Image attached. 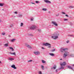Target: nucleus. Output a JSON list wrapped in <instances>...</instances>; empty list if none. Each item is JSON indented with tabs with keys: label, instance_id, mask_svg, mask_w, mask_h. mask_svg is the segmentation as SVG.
I'll return each instance as SVG.
<instances>
[{
	"label": "nucleus",
	"instance_id": "f257e3e1",
	"mask_svg": "<svg viewBox=\"0 0 74 74\" xmlns=\"http://www.w3.org/2000/svg\"><path fill=\"white\" fill-rule=\"evenodd\" d=\"M58 36H59V34L55 33L51 36V37L53 40H56L58 38Z\"/></svg>",
	"mask_w": 74,
	"mask_h": 74
},
{
	"label": "nucleus",
	"instance_id": "f03ea898",
	"mask_svg": "<svg viewBox=\"0 0 74 74\" xmlns=\"http://www.w3.org/2000/svg\"><path fill=\"white\" fill-rule=\"evenodd\" d=\"M43 45H44L45 46H48V47L49 48H51V44L48 43H43Z\"/></svg>",
	"mask_w": 74,
	"mask_h": 74
},
{
	"label": "nucleus",
	"instance_id": "7ed1b4c3",
	"mask_svg": "<svg viewBox=\"0 0 74 74\" xmlns=\"http://www.w3.org/2000/svg\"><path fill=\"white\" fill-rule=\"evenodd\" d=\"M69 54V53L68 51H66L64 54L63 57L64 58H65Z\"/></svg>",
	"mask_w": 74,
	"mask_h": 74
},
{
	"label": "nucleus",
	"instance_id": "20e7f679",
	"mask_svg": "<svg viewBox=\"0 0 74 74\" xmlns=\"http://www.w3.org/2000/svg\"><path fill=\"white\" fill-rule=\"evenodd\" d=\"M67 48L64 49L62 47L60 49V51L62 52H63V51H64V52L66 51H67Z\"/></svg>",
	"mask_w": 74,
	"mask_h": 74
},
{
	"label": "nucleus",
	"instance_id": "39448f33",
	"mask_svg": "<svg viewBox=\"0 0 74 74\" xmlns=\"http://www.w3.org/2000/svg\"><path fill=\"white\" fill-rule=\"evenodd\" d=\"M34 53L35 55H38L40 54V52L38 51H34Z\"/></svg>",
	"mask_w": 74,
	"mask_h": 74
},
{
	"label": "nucleus",
	"instance_id": "423d86ee",
	"mask_svg": "<svg viewBox=\"0 0 74 74\" xmlns=\"http://www.w3.org/2000/svg\"><path fill=\"white\" fill-rule=\"evenodd\" d=\"M53 24V25H55L56 26H58V24H57V23L55 21H53L51 22Z\"/></svg>",
	"mask_w": 74,
	"mask_h": 74
},
{
	"label": "nucleus",
	"instance_id": "0eeeda50",
	"mask_svg": "<svg viewBox=\"0 0 74 74\" xmlns=\"http://www.w3.org/2000/svg\"><path fill=\"white\" fill-rule=\"evenodd\" d=\"M44 1L46 3H49L50 4L51 3V2L49 1L48 0H44Z\"/></svg>",
	"mask_w": 74,
	"mask_h": 74
},
{
	"label": "nucleus",
	"instance_id": "6e6552de",
	"mask_svg": "<svg viewBox=\"0 0 74 74\" xmlns=\"http://www.w3.org/2000/svg\"><path fill=\"white\" fill-rule=\"evenodd\" d=\"M25 45L26 47H27L29 48H30V49H31V48H32V47L29 46L27 44H25Z\"/></svg>",
	"mask_w": 74,
	"mask_h": 74
},
{
	"label": "nucleus",
	"instance_id": "1a4fd4ad",
	"mask_svg": "<svg viewBox=\"0 0 74 74\" xmlns=\"http://www.w3.org/2000/svg\"><path fill=\"white\" fill-rule=\"evenodd\" d=\"M36 25H32L31 27H30L31 29H34L36 27Z\"/></svg>",
	"mask_w": 74,
	"mask_h": 74
},
{
	"label": "nucleus",
	"instance_id": "9d476101",
	"mask_svg": "<svg viewBox=\"0 0 74 74\" xmlns=\"http://www.w3.org/2000/svg\"><path fill=\"white\" fill-rule=\"evenodd\" d=\"M11 67H12V68H13L14 69H16V67H15V65H13L11 66Z\"/></svg>",
	"mask_w": 74,
	"mask_h": 74
},
{
	"label": "nucleus",
	"instance_id": "9b49d317",
	"mask_svg": "<svg viewBox=\"0 0 74 74\" xmlns=\"http://www.w3.org/2000/svg\"><path fill=\"white\" fill-rule=\"evenodd\" d=\"M66 62H64L63 63H60V65L61 66H65V65H66Z\"/></svg>",
	"mask_w": 74,
	"mask_h": 74
},
{
	"label": "nucleus",
	"instance_id": "f8f14e48",
	"mask_svg": "<svg viewBox=\"0 0 74 74\" xmlns=\"http://www.w3.org/2000/svg\"><path fill=\"white\" fill-rule=\"evenodd\" d=\"M8 60H10V61H12V60H14V59L13 58L10 57L9 58Z\"/></svg>",
	"mask_w": 74,
	"mask_h": 74
},
{
	"label": "nucleus",
	"instance_id": "ddd939ff",
	"mask_svg": "<svg viewBox=\"0 0 74 74\" xmlns=\"http://www.w3.org/2000/svg\"><path fill=\"white\" fill-rule=\"evenodd\" d=\"M15 40H16V39H13L11 40H10V41L11 42H14V41H15Z\"/></svg>",
	"mask_w": 74,
	"mask_h": 74
},
{
	"label": "nucleus",
	"instance_id": "4468645a",
	"mask_svg": "<svg viewBox=\"0 0 74 74\" xmlns=\"http://www.w3.org/2000/svg\"><path fill=\"white\" fill-rule=\"evenodd\" d=\"M49 55L52 56H55V55L53 53H49Z\"/></svg>",
	"mask_w": 74,
	"mask_h": 74
},
{
	"label": "nucleus",
	"instance_id": "2eb2a0df",
	"mask_svg": "<svg viewBox=\"0 0 74 74\" xmlns=\"http://www.w3.org/2000/svg\"><path fill=\"white\" fill-rule=\"evenodd\" d=\"M4 46L5 47H8V43H6L4 44Z\"/></svg>",
	"mask_w": 74,
	"mask_h": 74
},
{
	"label": "nucleus",
	"instance_id": "dca6fc26",
	"mask_svg": "<svg viewBox=\"0 0 74 74\" xmlns=\"http://www.w3.org/2000/svg\"><path fill=\"white\" fill-rule=\"evenodd\" d=\"M52 69H53L54 70H55V69H56V66L55 65H54V66H53V67L52 68Z\"/></svg>",
	"mask_w": 74,
	"mask_h": 74
},
{
	"label": "nucleus",
	"instance_id": "f3484780",
	"mask_svg": "<svg viewBox=\"0 0 74 74\" xmlns=\"http://www.w3.org/2000/svg\"><path fill=\"white\" fill-rule=\"evenodd\" d=\"M69 56L70 57H74V55L73 54H71L69 55Z\"/></svg>",
	"mask_w": 74,
	"mask_h": 74
},
{
	"label": "nucleus",
	"instance_id": "a211bd4d",
	"mask_svg": "<svg viewBox=\"0 0 74 74\" xmlns=\"http://www.w3.org/2000/svg\"><path fill=\"white\" fill-rule=\"evenodd\" d=\"M22 16H23V14H19L18 15V17H22Z\"/></svg>",
	"mask_w": 74,
	"mask_h": 74
},
{
	"label": "nucleus",
	"instance_id": "6ab92c4d",
	"mask_svg": "<svg viewBox=\"0 0 74 74\" xmlns=\"http://www.w3.org/2000/svg\"><path fill=\"white\" fill-rule=\"evenodd\" d=\"M64 67L63 66H61L60 68L58 69V70H61V69H63Z\"/></svg>",
	"mask_w": 74,
	"mask_h": 74
},
{
	"label": "nucleus",
	"instance_id": "aec40b11",
	"mask_svg": "<svg viewBox=\"0 0 74 74\" xmlns=\"http://www.w3.org/2000/svg\"><path fill=\"white\" fill-rule=\"evenodd\" d=\"M10 53L11 54V55H16L15 54V52H14L13 53Z\"/></svg>",
	"mask_w": 74,
	"mask_h": 74
},
{
	"label": "nucleus",
	"instance_id": "412c9836",
	"mask_svg": "<svg viewBox=\"0 0 74 74\" xmlns=\"http://www.w3.org/2000/svg\"><path fill=\"white\" fill-rule=\"evenodd\" d=\"M41 68L42 69V70H44V67L43 65H41Z\"/></svg>",
	"mask_w": 74,
	"mask_h": 74
},
{
	"label": "nucleus",
	"instance_id": "4be33fe9",
	"mask_svg": "<svg viewBox=\"0 0 74 74\" xmlns=\"http://www.w3.org/2000/svg\"><path fill=\"white\" fill-rule=\"evenodd\" d=\"M42 10H43V11H47V9L46 8H43L42 9Z\"/></svg>",
	"mask_w": 74,
	"mask_h": 74
},
{
	"label": "nucleus",
	"instance_id": "5701e85b",
	"mask_svg": "<svg viewBox=\"0 0 74 74\" xmlns=\"http://www.w3.org/2000/svg\"><path fill=\"white\" fill-rule=\"evenodd\" d=\"M68 68H69V69H70L71 70H72L73 69V68H72L71 67V66H68Z\"/></svg>",
	"mask_w": 74,
	"mask_h": 74
},
{
	"label": "nucleus",
	"instance_id": "b1692460",
	"mask_svg": "<svg viewBox=\"0 0 74 74\" xmlns=\"http://www.w3.org/2000/svg\"><path fill=\"white\" fill-rule=\"evenodd\" d=\"M10 49H12V51H14V49L12 47H9Z\"/></svg>",
	"mask_w": 74,
	"mask_h": 74
},
{
	"label": "nucleus",
	"instance_id": "393cba45",
	"mask_svg": "<svg viewBox=\"0 0 74 74\" xmlns=\"http://www.w3.org/2000/svg\"><path fill=\"white\" fill-rule=\"evenodd\" d=\"M42 62L43 63H45V61L44 60H42Z\"/></svg>",
	"mask_w": 74,
	"mask_h": 74
},
{
	"label": "nucleus",
	"instance_id": "a878e982",
	"mask_svg": "<svg viewBox=\"0 0 74 74\" xmlns=\"http://www.w3.org/2000/svg\"><path fill=\"white\" fill-rule=\"evenodd\" d=\"M39 74H42V72L41 71H39L38 72Z\"/></svg>",
	"mask_w": 74,
	"mask_h": 74
},
{
	"label": "nucleus",
	"instance_id": "bb28decb",
	"mask_svg": "<svg viewBox=\"0 0 74 74\" xmlns=\"http://www.w3.org/2000/svg\"><path fill=\"white\" fill-rule=\"evenodd\" d=\"M23 23H21V26H23Z\"/></svg>",
	"mask_w": 74,
	"mask_h": 74
},
{
	"label": "nucleus",
	"instance_id": "cd10ccee",
	"mask_svg": "<svg viewBox=\"0 0 74 74\" xmlns=\"http://www.w3.org/2000/svg\"><path fill=\"white\" fill-rule=\"evenodd\" d=\"M36 4H38V3H40V2L38 1H36Z\"/></svg>",
	"mask_w": 74,
	"mask_h": 74
},
{
	"label": "nucleus",
	"instance_id": "c85d7f7f",
	"mask_svg": "<svg viewBox=\"0 0 74 74\" xmlns=\"http://www.w3.org/2000/svg\"><path fill=\"white\" fill-rule=\"evenodd\" d=\"M56 50H55V49H52L51 50V52H54V51H55Z\"/></svg>",
	"mask_w": 74,
	"mask_h": 74
},
{
	"label": "nucleus",
	"instance_id": "c756f323",
	"mask_svg": "<svg viewBox=\"0 0 74 74\" xmlns=\"http://www.w3.org/2000/svg\"><path fill=\"white\" fill-rule=\"evenodd\" d=\"M38 32H41V29H38Z\"/></svg>",
	"mask_w": 74,
	"mask_h": 74
},
{
	"label": "nucleus",
	"instance_id": "7c9ffc66",
	"mask_svg": "<svg viewBox=\"0 0 74 74\" xmlns=\"http://www.w3.org/2000/svg\"><path fill=\"white\" fill-rule=\"evenodd\" d=\"M64 21H68V19H64Z\"/></svg>",
	"mask_w": 74,
	"mask_h": 74
},
{
	"label": "nucleus",
	"instance_id": "2f4dec72",
	"mask_svg": "<svg viewBox=\"0 0 74 74\" xmlns=\"http://www.w3.org/2000/svg\"><path fill=\"white\" fill-rule=\"evenodd\" d=\"M0 6H1V7H3V4L2 3H0Z\"/></svg>",
	"mask_w": 74,
	"mask_h": 74
},
{
	"label": "nucleus",
	"instance_id": "473e14b6",
	"mask_svg": "<svg viewBox=\"0 0 74 74\" xmlns=\"http://www.w3.org/2000/svg\"><path fill=\"white\" fill-rule=\"evenodd\" d=\"M33 19H34V18H33V17H32V18L31 19V21H33Z\"/></svg>",
	"mask_w": 74,
	"mask_h": 74
},
{
	"label": "nucleus",
	"instance_id": "72a5a7b5",
	"mask_svg": "<svg viewBox=\"0 0 74 74\" xmlns=\"http://www.w3.org/2000/svg\"><path fill=\"white\" fill-rule=\"evenodd\" d=\"M68 36H70V37H73V36H74V35H68Z\"/></svg>",
	"mask_w": 74,
	"mask_h": 74
},
{
	"label": "nucleus",
	"instance_id": "f704fd0d",
	"mask_svg": "<svg viewBox=\"0 0 74 74\" xmlns=\"http://www.w3.org/2000/svg\"><path fill=\"white\" fill-rule=\"evenodd\" d=\"M32 61H33V60H29L28 61V62H32Z\"/></svg>",
	"mask_w": 74,
	"mask_h": 74
},
{
	"label": "nucleus",
	"instance_id": "c9c22d12",
	"mask_svg": "<svg viewBox=\"0 0 74 74\" xmlns=\"http://www.w3.org/2000/svg\"><path fill=\"white\" fill-rule=\"evenodd\" d=\"M59 15V14L58 13L57 14H56V16H58Z\"/></svg>",
	"mask_w": 74,
	"mask_h": 74
},
{
	"label": "nucleus",
	"instance_id": "e433bc0d",
	"mask_svg": "<svg viewBox=\"0 0 74 74\" xmlns=\"http://www.w3.org/2000/svg\"><path fill=\"white\" fill-rule=\"evenodd\" d=\"M69 8H73V7L72 6H71L69 7Z\"/></svg>",
	"mask_w": 74,
	"mask_h": 74
},
{
	"label": "nucleus",
	"instance_id": "4c0bfd02",
	"mask_svg": "<svg viewBox=\"0 0 74 74\" xmlns=\"http://www.w3.org/2000/svg\"><path fill=\"white\" fill-rule=\"evenodd\" d=\"M5 34V33H2V35H3V36H4Z\"/></svg>",
	"mask_w": 74,
	"mask_h": 74
},
{
	"label": "nucleus",
	"instance_id": "58836bf2",
	"mask_svg": "<svg viewBox=\"0 0 74 74\" xmlns=\"http://www.w3.org/2000/svg\"><path fill=\"white\" fill-rule=\"evenodd\" d=\"M62 14H66V13H64V12H62Z\"/></svg>",
	"mask_w": 74,
	"mask_h": 74
},
{
	"label": "nucleus",
	"instance_id": "ea45409f",
	"mask_svg": "<svg viewBox=\"0 0 74 74\" xmlns=\"http://www.w3.org/2000/svg\"><path fill=\"white\" fill-rule=\"evenodd\" d=\"M10 27H12L13 26V25L12 24H11L10 25Z\"/></svg>",
	"mask_w": 74,
	"mask_h": 74
},
{
	"label": "nucleus",
	"instance_id": "a19ab883",
	"mask_svg": "<svg viewBox=\"0 0 74 74\" xmlns=\"http://www.w3.org/2000/svg\"><path fill=\"white\" fill-rule=\"evenodd\" d=\"M58 69H56V73H58Z\"/></svg>",
	"mask_w": 74,
	"mask_h": 74
},
{
	"label": "nucleus",
	"instance_id": "79ce46f5",
	"mask_svg": "<svg viewBox=\"0 0 74 74\" xmlns=\"http://www.w3.org/2000/svg\"><path fill=\"white\" fill-rule=\"evenodd\" d=\"M31 4H35V3H33V2H31Z\"/></svg>",
	"mask_w": 74,
	"mask_h": 74
},
{
	"label": "nucleus",
	"instance_id": "37998d69",
	"mask_svg": "<svg viewBox=\"0 0 74 74\" xmlns=\"http://www.w3.org/2000/svg\"><path fill=\"white\" fill-rule=\"evenodd\" d=\"M14 13L15 14H17L18 13V12H14Z\"/></svg>",
	"mask_w": 74,
	"mask_h": 74
},
{
	"label": "nucleus",
	"instance_id": "c03bdc74",
	"mask_svg": "<svg viewBox=\"0 0 74 74\" xmlns=\"http://www.w3.org/2000/svg\"><path fill=\"white\" fill-rule=\"evenodd\" d=\"M42 49H45V48H44V47H42Z\"/></svg>",
	"mask_w": 74,
	"mask_h": 74
},
{
	"label": "nucleus",
	"instance_id": "a18cd8bd",
	"mask_svg": "<svg viewBox=\"0 0 74 74\" xmlns=\"http://www.w3.org/2000/svg\"><path fill=\"white\" fill-rule=\"evenodd\" d=\"M65 16H67V17H69V15H67V14H66L65 15Z\"/></svg>",
	"mask_w": 74,
	"mask_h": 74
},
{
	"label": "nucleus",
	"instance_id": "49530a36",
	"mask_svg": "<svg viewBox=\"0 0 74 74\" xmlns=\"http://www.w3.org/2000/svg\"><path fill=\"white\" fill-rule=\"evenodd\" d=\"M66 42L67 43H69V40H68L67 41H66Z\"/></svg>",
	"mask_w": 74,
	"mask_h": 74
},
{
	"label": "nucleus",
	"instance_id": "de8ad7c7",
	"mask_svg": "<svg viewBox=\"0 0 74 74\" xmlns=\"http://www.w3.org/2000/svg\"><path fill=\"white\" fill-rule=\"evenodd\" d=\"M73 66H74V64H73Z\"/></svg>",
	"mask_w": 74,
	"mask_h": 74
},
{
	"label": "nucleus",
	"instance_id": "09e8293b",
	"mask_svg": "<svg viewBox=\"0 0 74 74\" xmlns=\"http://www.w3.org/2000/svg\"><path fill=\"white\" fill-rule=\"evenodd\" d=\"M1 61H0V63H1Z\"/></svg>",
	"mask_w": 74,
	"mask_h": 74
},
{
	"label": "nucleus",
	"instance_id": "8fccbe9b",
	"mask_svg": "<svg viewBox=\"0 0 74 74\" xmlns=\"http://www.w3.org/2000/svg\"><path fill=\"white\" fill-rule=\"evenodd\" d=\"M50 12H49V13H50Z\"/></svg>",
	"mask_w": 74,
	"mask_h": 74
},
{
	"label": "nucleus",
	"instance_id": "3c124183",
	"mask_svg": "<svg viewBox=\"0 0 74 74\" xmlns=\"http://www.w3.org/2000/svg\"><path fill=\"white\" fill-rule=\"evenodd\" d=\"M62 59H60V60H62Z\"/></svg>",
	"mask_w": 74,
	"mask_h": 74
},
{
	"label": "nucleus",
	"instance_id": "603ef678",
	"mask_svg": "<svg viewBox=\"0 0 74 74\" xmlns=\"http://www.w3.org/2000/svg\"><path fill=\"white\" fill-rule=\"evenodd\" d=\"M47 68V67H46V69Z\"/></svg>",
	"mask_w": 74,
	"mask_h": 74
}]
</instances>
